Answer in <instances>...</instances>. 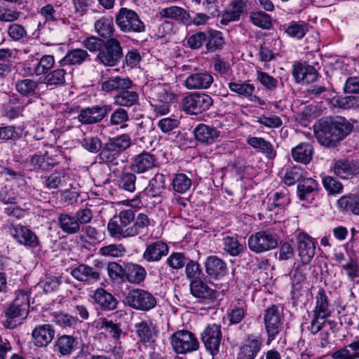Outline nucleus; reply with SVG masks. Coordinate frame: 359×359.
Here are the masks:
<instances>
[{"label":"nucleus","mask_w":359,"mask_h":359,"mask_svg":"<svg viewBox=\"0 0 359 359\" xmlns=\"http://www.w3.org/2000/svg\"><path fill=\"white\" fill-rule=\"evenodd\" d=\"M316 127V139L327 147H336L353 129L352 124L342 116L320 119Z\"/></svg>","instance_id":"f257e3e1"},{"label":"nucleus","mask_w":359,"mask_h":359,"mask_svg":"<svg viewBox=\"0 0 359 359\" xmlns=\"http://www.w3.org/2000/svg\"><path fill=\"white\" fill-rule=\"evenodd\" d=\"M131 144V137L128 134H122L118 137L110 138L102 145L97 159L100 163L117 165V159L120 154Z\"/></svg>","instance_id":"f03ea898"},{"label":"nucleus","mask_w":359,"mask_h":359,"mask_svg":"<svg viewBox=\"0 0 359 359\" xmlns=\"http://www.w3.org/2000/svg\"><path fill=\"white\" fill-rule=\"evenodd\" d=\"M116 23L120 30L128 37L133 33L144 32V23L140 19L136 12L126 8H121L115 18Z\"/></svg>","instance_id":"7ed1b4c3"},{"label":"nucleus","mask_w":359,"mask_h":359,"mask_svg":"<svg viewBox=\"0 0 359 359\" xmlns=\"http://www.w3.org/2000/svg\"><path fill=\"white\" fill-rule=\"evenodd\" d=\"M123 57V48L118 40L109 38L104 41V46L98 53L96 60L104 66L113 67L117 65Z\"/></svg>","instance_id":"20e7f679"},{"label":"nucleus","mask_w":359,"mask_h":359,"mask_svg":"<svg viewBox=\"0 0 359 359\" xmlns=\"http://www.w3.org/2000/svg\"><path fill=\"white\" fill-rule=\"evenodd\" d=\"M248 243L252 251L261 253L276 248L278 245V238L275 233L261 231L252 234Z\"/></svg>","instance_id":"39448f33"},{"label":"nucleus","mask_w":359,"mask_h":359,"mask_svg":"<svg viewBox=\"0 0 359 359\" xmlns=\"http://www.w3.org/2000/svg\"><path fill=\"white\" fill-rule=\"evenodd\" d=\"M124 302L133 309L144 311L151 309L156 304V298L153 294L142 289L130 290Z\"/></svg>","instance_id":"423d86ee"},{"label":"nucleus","mask_w":359,"mask_h":359,"mask_svg":"<svg viewBox=\"0 0 359 359\" xmlns=\"http://www.w3.org/2000/svg\"><path fill=\"white\" fill-rule=\"evenodd\" d=\"M171 344L174 351L180 354L196 351L199 346L197 338L187 330L175 332L171 337Z\"/></svg>","instance_id":"0eeeda50"},{"label":"nucleus","mask_w":359,"mask_h":359,"mask_svg":"<svg viewBox=\"0 0 359 359\" xmlns=\"http://www.w3.org/2000/svg\"><path fill=\"white\" fill-rule=\"evenodd\" d=\"M182 107L190 114H198L208 110L213 104L212 97L205 93H194L182 100Z\"/></svg>","instance_id":"6e6552de"},{"label":"nucleus","mask_w":359,"mask_h":359,"mask_svg":"<svg viewBox=\"0 0 359 359\" xmlns=\"http://www.w3.org/2000/svg\"><path fill=\"white\" fill-rule=\"evenodd\" d=\"M264 320L268 336L266 344L269 345L275 339L282 328L283 316L277 306L272 305L265 310Z\"/></svg>","instance_id":"1a4fd4ad"},{"label":"nucleus","mask_w":359,"mask_h":359,"mask_svg":"<svg viewBox=\"0 0 359 359\" xmlns=\"http://www.w3.org/2000/svg\"><path fill=\"white\" fill-rule=\"evenodd\" d=\"M29 297L26 292H19L15 299L13 301L11 306L6 311V316L8 319L11 320L20 318V320L25 319L29 313ZM12 321L10 322L9 327L13 328L16 326V323L11 325Z\"/></svg>","instance_id":"9d476101"},{"label":"nucleus","mask_w":359,"mask_h":359,"mask_svg":"<svg viewBox=\"0 0 359 359\" xmlns=\"http://www.w3.org/2000/svg\"><path fill=\"white\" fill-rule=\"evenodd\" d=\"M146 95L149 102L174 103L178 98V95L167 83H157L147 86Z\"/></svg>","instance_id":"9b49d317"},{"label":"nucleus","mask_w":359,"mask_h":359,"mask_svg":"<svg viewBox=\"0 0 359 359\" xmlns=\"http://www.w3.org/2000/svg\"><path fill=\"white\" fill-rule=\"evenodd\" d=\"M222 339L221 326L217 324L208 325L201 333V339L206 349L213 356L219 352Z\"/></svg>","instance_id":"f8f14e48"},{"label":"nucleus","mask_w":359,"mask_h":359,"mask_svg":"<svg viewBox=\"0 0 359 359\" xmlns=\"http://www.w3.org/2000/svg\"><path fill=\"white\" fill-rule=\"evenodd\" d=\"M112 110L109 105H96L82 109L78 119L82 124L90 125L100 122Z\"/></svg>","instance_id":"ddd939ff"},{"label":"nucleus","mask_w":359,"mask_h":359,"mask_svg":"<svg viewBox=\"0 0 359 359\" xmlns=\"http://www.w3.org/2000/svg\"><path fill=\"white\" fill-rule=\"evenodd\" d=\"M263 346L260 337L248 336L239 347L237 359H255Z\"/></svg>","instance_id":"4468645a"},{"label":"nucleus","mask_w":359,"mask_h":359,"mask_svg":"<svg viewBox=\"0 0 359 359\" xmlns=\"http://www.w3.org/2000/svg\"><path fill=\"white\" fill-rule=\"evenodd\" d=\"M190 292L196 298L205 301H213L217 297V291L212 284L201 279H194L190 282Z\"/></svg>","instance_id":"2eb2a0df"},{"label":"nucleus","mask_w":359,"mask_h":359,"mask_svg":"<svg viewBox=\"0 0 359 359\" xmlns=\"http://www.w3.org/2000/svg\"><path fill=\"white\" fill-rule=\"evenodd\" d=\"M95 263L96 268H93L87 264H79L77 267L72 270L71 275L81 282L93 283L97 281L100 279L98 267L100 265L102 266L103 264L100 261H95Z\"/></svg>","instance_id":"dca6fc26"},{"label":"nucleus","mask_w":359,"mask_h":359,"mask_svg":"<svg viewBox=\"0 0 359 359\" xmlns=\"http://www.w3.org/2000/svg\"><path fill=\"white\" fill-rule=\"evenodd\" d=\"M55 329L50 324L36 325L32 330V337L34 344L38 348L47 347L53 341Z\"/></svg>","instance_id":"f3484780"},{"label":"nucleus","mask_w":359,"mask_h":359,"mask_svg":"<svg viewBox=\"0 0 359 359\" xmlns=\"http://www.w3.org/2000/svg\"><path fill=\"white\" fill-rule=\"evenodd\" d=\"M10 234L19 243L29 246L36 247L39 245V239L35 233L27 226L22 225H11Z\"/></svg>","instance_id":"a211bd4d"},{"label":"nucleus","mask_w":359,"mask_h":359,"mask_svg":"<svg viewBox=\"0 0 359 359\" xmlns=\"http://www.w3.org/2000/svg\"><path fill=\"white\" fill-rule=\"evenodd\" d=\"M297 250L302 263L309 264L315 255L316 245L311 236L305 233L297 236Z\"/></svg>","instance_id":"6ab92c4d"},{"label":"nucleus","mask_w":359,"mask_h":359,"mask_svg":"<svg viewBox=\"0 0 359 359\" xmlns=\"http://www.w3.org/2000/svg\"><path fill=\"white\" fill-rule=\"evenodd\" d=\"M156 159L149 152H142L135 156L130 164V169L136 173H144L156 166Z\"/></svg>","instance_id":"aec40b11"},{"label":"nucleus","mask_w":359,"mask_h":359,"mask_svg":"<svg viewBox=\"0 0 359 359\" xmlns=\"http://www.w3.org/2000/svg\"><path fill=\"white\" fill-rule=\"evenodd\" d=\"M292 75L297 83H309L318 77L316 69L306 63H295L293 65Z\"/></svg>","instance_id":"412c9836"},{"label":"nucleus","mask_w":359,"mask_h":359,"mask_svg":"<svg viewBox=\"0 0 359 359\" xmlns=\"http://www.w3.org/2000/svg\"><path fill=\"white\" fill-rule=\"evenodd\" d=\"M78 341L72 335H57L54 341V351L59 357L69 356L76 348Z\"/></svg>","instance_id":"4be33fe9"},{"label":"nucleus","mask_w":359,"mask_h":359,"mask_svg":"<svg viewBox=\"0 0 359 359\" xmlns=\"http://www.w3.org/2000/svg\"><path fill=\"white\" fill-rule=\"evenodd\" d=\"M307 264H294L292 269L290 276L291 294L294 297L300 292L306 283V271Z\"/></svg>","instance_id":"5701e85b"},{"label":"nucleus","mask_w":359,"mask_h":359,"mask_svg":"<svg viewBox=\"0 0 359 359\" xmlns=\"http://www.w3.org/2000/svg\"><path fill=\"white\" fill-rule=\"evenodd\" d=\"M212 76L206 72L189 75L184 81L185 86L190 90L207 89L213 83Z\"/></svg>","instance_id":"b1692460"},{"label":"nucleus","mask_w":359,"mask_h":359,"mask_svg":"<svg viewBox=\"0 0 359 359\" xmlns=\"http://www.w3.org/2000/svg\"><path fill=\"white\" fill-rule=\"evenodd\" d=\"M333 171L338 177L348 179L359 173V165L353 160H339L334 163Z\"/></svg>","instance_id":"393cba45"},{"label":"nucleus","mask_w":359,"mask_h":359,"mask_svg":"<svg viewBox=\"0 0 359 359\" xmlns=\"http://www.w3.org/2000/svg\"><path fill=\"white\" fill-rule=\"evenodd\" d=\"M194 134L198 142L211 144L219 138L220 132L212 126L201 123L195 128Z\"/></svg>","instance_id":"a878e982"},{"label":"nucleus","mask_w":359,"mask_h":359,"mask_svg":"<svg viewBox=\"0 0 359 359\" xmlns=\"http://www.w3.org/2000/svg\"><path fill=\"white\" fill-rule=\"evenodd\" d=\"M168 253V245L157 241L148 245L143 253V259L149 262H157Z\"/></svg>","instance_id":"bb28decb"},{"label":"nucleus","mask_w":359,"mask_h":359,"mask_svg":"<svg viewBox=\"0 0 359 359\" xmlns=\"http://www.w3.org/2000/svg\"><path fill=\"white\" fill-rule=\"evenodd\" d=\"M92 298L95 304L106 311L115 309L118 304L116 299L103 288L97 289L92 295Z\"/></svg>","instance_id":"cd10ccee"},{"label":"nucleus","mask_w":359,"mask_h":359,"mask_svg":"<svg viewBox=\"0 0 359 359\" xmlns=\"http://www.w3.org/2000/svg\"><path fill=\"white\" fill-rule=\"evenodd\" d=\"M134 328L142 343L151 344L154 341L155 330L151 322L140 320L135 324Z\"/></svg>","instance_id":"c85d7f7f"},{"label":"nucleus","mask_w":359,"mask_h":359,"mask_svg":"<svg viewBox=\"0 0 359 359\" xmlns=\"http://www.w3.org/2000/svg\"><path fill=\"white\" fill-rule=\"evenodd\" d=\"M206 273L213 278L224 276L226 273V266L225 262L217 256L208 257L205 263Z\"/></svg>","instance_id":"c756f323"},{"label":"nucleus","mask_w":359,"mask_h":359,"mask_svg":"<svg viewBox=\"0 0 359 359\" xmlns=\"http://www.w3.org/2000/svg\"><path fill=\"white\" fill-rule=\"evenodd\" d=\"M146 270L139 264L127 263L123 267V275L131 283L139 284L146 277Z\"/></svg>","instance_id":"7c9ffc66"},{"label":"nucleus","mask_w":359,"mask_h":359,"mask_svg":"<svg viewBox=\"0 0 359 359\" xmlns=\"http://www.w3.org/2000/svg\"><path fill=\"white\" fill-rule=\"evenodd\" d=\"M132 86L133 81L129 78L114 76L102 83V90L107 93L114 90H119V92H121L127 89H130Z\"/></svg>","instance_id":"2f4dec72"},{"label":"nucleus","mask_w":359,"mask_h":359,"mask_svg":"<svg viewBox=\"0 0 359 359\" xmlns=\"http://www.w3.org/2000/svg\"><path fill=\"white\" fill-rule=\"evenodd\" d=\"M87 50L81 48L71 49L67 51L65 56L61 59L59 63L61 65H80L88 57Z\"/></svg>","instance_id":"473e14b6"},{"label":"nucleus","mask_w":359,"mask_h":359,"mask_svg":"<svg viewBox=\"0 0 359 359\" xmlns=\"http://www.w3.org/2000/svg\"><path fill=\"white\" fill-rule=\"evenodd\" d=\"M58 226L61 230L68 234H75L81 231V227L74 216L67 213H60L57 217Z\"/></svg>","instance_id":"72a5a7b5"},{"label":"nucleus","mask_w":359,"mask_h":359,"mask_svg":"<svg viewBox=\"0 0 359 359\" xmlns=\"http://www.w3.org/2000/svg\"><path fill=\"white\" fill-rule=\"evenodd\" d=\"M313 149L311 144L302 142L292 149V156L294 161L308 164L312 159Z\"/></svg>","instance_id":"f704fd0d"},{"label":"nucleus","mask_w":359,"mask_h":359,"mask_svg":"<svg viewBox=\"0 0 359 359\" xmlns=\"http://www.w3.org/2000/svg\"><path fill=\"white\" fill-rule=\"evenodd\" d=\"M205 47L209 52L222 49L225 43L222 32L217 30L209 29L205 32Z\"/></svg>","instance_id":"c9c22d12"},{"label":"nucleus","mask_w":359,"mask_h":359,"mask_svg":"<svg viewBox=\"0 0 359 359\" xmlns=\"http://www.w3.org/2000/svg\"><path fill=\"white\" fill-rule=\"evenodd\" d=\"M248 144L255 149H259L269 159L275 158L276 152L273 145L268 141L262 137H250L247 139Z\"/></svg>","instance_id":"e433bc0d"},{"label":"nucleus","mask_w":359,"mask_h":359,"mask_svg":"<svg viewBox=\"0 0 359 359\" xmlns=\"http://www.w3.org/2000/svg\"><path fill=\"white\" fill-rule=\"evenodd\" d=\"M43 184L48 189H57L66 186V172L64 170H55L48 176L43 177Z\"/></svg>","instance_id":"4c0bfd02"},{"label":"nucleus","mask_w":359,"mask_h":359,"mask_svg":"<svg viewBox=\"0 0 359 359\" xmlns=\"http://www.w3.org/2000/svg\"><path fill=\"white\" fill-rule=\"evenodd\" d=\"M67 71L63 68H57L48 72L43 79V83L47 86H61L65 83L67 76Z\"/></svg>","instance_id":"58836bf2"},{"label":"nucleus","mask_w":359,"mask_h":359,"mask_svg":"<svg viewBox=\"0 0 359 359\" xmlns=\"http://www.w3.org/2000/svg\"><path fill=\"white\" fill-rule=\"evenodd\" d=\"M139 95L137 92L127 89L121 91L114 96V102L122 107H132L138 103Z\"/></svg>","instance_id":"ea45409f"},{"label":"nucleus","mask_w":359,"mask_h":359,"mask_svg":"<svg viewBox=\"0 0 359 359\" xmlns=\"http://www.w3.org/2000/svg\"><path fill=\"white\" fill-rule=\"evenodd\" d=\"M52 321L67 330L74 329L80 322L77 318L63 312L54 313Z\"/></svg>","instance_id":"a19ab883"},{"label":"nucleus","mask_w":359,"mask_h":359,"mask_svg":"<svg viewBox=\"0 0 359 359\" xmlns=\"http://www.w3.org/2000/svg\"><path fill=\"white\" fill-rule=\"evenodd\" d=\"M290 203V198L287 194L281 192H276L267 202L269 210L278 213Z\"/></svg>","instance_id":"79ce46f5"},{"label":"nucleus","mask_w":359,"mask_h":359,"mask_svg":"<svg viewBox=\"0 0 359 359\" xmlns=\"http://www.w3.org/2000/svg\"><path fill=\"white\" fill-rule=\"evenodd\" d=\"M149 224V219L148 216L143 213H140L135 222H133V224L128 229V236L132 237L137 236L140 233H145L147 231V227Z\"/></svg>","instance_id":"37998d69"},{"label":"nucleus","mask_w":359,"mask_h":359,"mask_svg":"<svg viewBox=\"0 0 359 359\" xmlns=\"http://www.w3.org/2000/svg\"><path fill=\"white\" fill-rule=\"evenodd\" d=\"M55 65V58L51 55H43L39 59H36L34 65V72L36 76L46 75Z\"/></svg>","instance_id":"c03bdc74"},{"label":"nucleus","mask_w":359,"mask_h":359,"mask_svg":"<svg viewBox=\"0 0 359 359\" xmlns=\"http://www.w3.org/2000/svg\"><path fill=\"white\" fill-rule=\"evenodd\" d=\"M332 104L343 109H355L359 107V96L347 95L336 96L332 99Z\"/></svg>","instance_id":"a18cd8bd"},{"label":"nucleus","mask_w":359,"mask_h":359,"mask_svg":"<svg viewBox=\"0 0 359 359\" xmlns=\"http://www.w3.org/2000/svg\"><path fill=\"white\" fill-rule=\"evenodd\" d=\"M160 14L164 18L175 19L184 23L188 22L189 18V14L184 9L178 6L163 8L160 11Z\"/></svg>","instance_id":"49530a36"},{"label":"nucleus","mask_w":359,"mask_h":359,"mask_svg":"<svg viewBox=\"0 0 359 359\" xmlns=\"http://www.w3.org/2000/svg\"><path fill=\"white\" fill-rule=\"evenodd\" d=\"M228 87L231 91L236 93L238 96L248 99L251 97L255 90V87L247 82H229Z\"/></svg>","instance_id":"de8ad7c7"},{"label":"nucleus","mask_w":359,"mask_h":359,"mask_svg":"<svg viewBox=\"0 0 359 359\" xmlns=\"http://www.w3.org/2000/svg\"><path fill=\"white\" fill-rule=\"evenodd\" d=\"M331 314L328 309V303L325 294L320 292L316 296V305L313 311V315L317 318H321V320H326Z\"/></svg>","instance_id":"09e8293b"},{"label":"nucleus","mask_w":359,"mask_h":359,"mask_svg":"<svg viewBox=\"0 0 359 359\" xmlns=\"http://www.w3.org/2000/svg\"><path fill=\"white\" fill-rule=\"evenodd\" d=\"M249 20L254 25L264 29H269L272 26L270 15L260 11H252L250 13Z\"/></svg>","instance_id":"8fccbe9b"},{"label":"nucleus","mask_w":359,"mask_h":359,"mask_svg":"<svg viewBox=\"0 0 359 359\" xmlns=\"http://www.w3.org/2000/svg\"><path fill=\"white\" fill-rule=\"evenodd\" d=\"M95 29L102 37H110L114 32L113 20L111 18H102L95 22Z\"/></svg>","instance_id":"3c124183"},{"label":"nucleus","mask_w":359,"mask_h":359,"mask_svg":"<svg viewBox=\"0 0 359 359\" xmlns=\"http://www.w3.org/2000/svg\"><path fill=\"white\" fill-rule=\"evenodd\" d=\"M136 176L134 173L130 172H122L118 178V186L129 193L135 190Z\"/></svg>","instance_id":"603ef678"},{"label":"nucleus","mask_w":359,"mask_h":359,"mask_svg":"<svg viewBox=\"0 0 359 359\" xmlns=\"http://www.w3.org/2000/svg\"><path fill=\"white\" fill-rule=\"evenodd\" d=\"M172 186L175 192L184 194L191 188V180L184 173H177L172 180Z\"/></svg>","instance_id":"864d4df0"},{"label":"nucleus","mask_w":359,"mask_h":359,"mask_svg":"<svg viewBox=\"0 0 359 359\" xmlns=\"http://www.w3.org/2000/svg\"><path fill=\"white\" fill-rule=\"evenodd\" d=\"M126 252V248L122 244L117 243L103 246L98 250V253L100 255L114 258L123 257Z\"/></svg>","instance_id":"5fc2aeb1"},{"label":"nucleus","mask_w":359,"mask_h":359,"mask_svg":"<svg viewBox=\"0 0 359 359\" xmlns=\"http://www.w3.org/2000/svg\"><path fill=\"white\" fill-rule=\"evenodd\" d=\"M223 249L231 256H237L244 250L243 245L240 244L236 238L226 236L223 238Z\"/></svg>","instance_id":"6e6d98bb"},{"label":"nucleus","mask_w":359,"mask_h":359,"mask_svg":"<svg viewBox=\"0 0 359 359\" xmlns=\"http://www.w3.org/2000/svg\"><path fill=\"white\" fill-rule=\"evenodd\" d=\"M100 328L104 330L115 341L119 340L122 335H125L119 323H116L112 320H108L105 318L102 320Z\"/></svg>","instance_id":"4d7b16f0"},{"label":"nucleus","mask_w":359,"mask_h":359,"mask_svg":"<svg viewBox=\"0 0 359 359\" xmlns=\"http://www.w3.org/2000/svg\"><path fill=\"white\" fill-rule=\"evenodd\" d=\"M165 189V178L163 174L157 173L150 180L149 184V192L151 196H160Z\"/></svg>","instance_id":"13d9d810"},{"label":"nucleus","mask_w":359,"mask_h":359,"mask_svg":"<svg viewBox=\"0 0 359 359\" xmlns=\"http://www.w3.org/2000/svg\"><path fill=\"white\" fill-rule=\"evenodd\" d=\"M318 183L311 177L303 178L297 185V194L300 199H305L306 196L317 189Z\"/></svg>","instance_id":"bf43d9fd"},{"label":"nucleus","mask_w":359,"mask_h":359,"mask_svg":"<svg viewBox=\"0 0 359 359\" xmlns=\"http://www.w3.org/2000/svg\"><path fill=\"white\" fill-rule=\"evenodd\" d=\"M16 90L23 96L34 93L38 87V83L30 79L18 80L15 83Z\"/></svg>","instance_id":"052dcab7"},{"label":"nucleus","mask_w":359,"mask_h":359,"mask_svg":"<svg viewBox=\"0 0 359 359\" xmlns=\"http://www.w3.org/2000/svg\"><path fill=\"white\" fill-rule=\"evenodd\" d=\"M25 105L20 102L19 97L13 96L9 99L8 109L6 112L10 118H16L22 115Z\"/></svg>","instance_id":"680f3d73"},{"label":"nucleus","mask_w":359,"mask_h":359,"mask_svg":"<svg viewBox=\"0 0 359 359\" xmlns=\"http://www.w3.org/2000/svg\"><path fill=\"white\" fill-rule=\"evenodd\" d=\"M308 31V25L304 22H292L286 29V33L290 36L297 39H302Z\"/></svg>","instance_id":"e2e57ef3"},{"label":"nucleus","mask_w":359,"mask_h":359,"mask_svg":"<svg viewBox=\"0 0 359 359\" xmlns=\"http://www.w3.org/2000/svg\"><path fill=\"white\" fill-rule=\"evenodd\" d=\"M304 170L297 166H294L288 170L283 177L284 183L287 186H292L295 182L299 183L303 179Z\"/></svg>","instance_id":"0e129e2a"},{"label":"nucleus","mask_w":359,"mask_h":359,"mask_svg":"<svg viewBox=\"0 0 359 359\" xmlns=\"http://www.w3.org/2000/svg\"><path fill=\"white\" fill-rule=\"evenodd\" d=\"M257 79L260 83L267 90L273 91L274 90L278 83V79L270 76L269 74L264 72L258 71L257 72Z\"/></svg>","instance_id":"69168bd1"},{"label":"nucleus","mask_w":359,"mask_h":359,"mask_svg":"<svg viewBox=\"0 0 359 359\" xmlns=\"http://www.w3.org/2000/svg\"><path fill=\"white\" fill-rule=\"evenodd\" d=\"M81 146L91 153H97L102 147V143L97 137H88L81 142Z\"/></svg>","instance_id":"338daca9"},{"label":"nucleus","mask_w":359,"mask_h":359,"mask_svg":"<svg viewBox=\"0 0 359 359\" xmlns=\"http://www.w3.org/2000/svg\"><path fill=\"white\" fill-rule=\"evenodd\" d=\"M82 45L90 52H100L104 46V41L96 36H90L82 41Z\"/></svg>","instance_id":"774afa93"}]
</instances>
